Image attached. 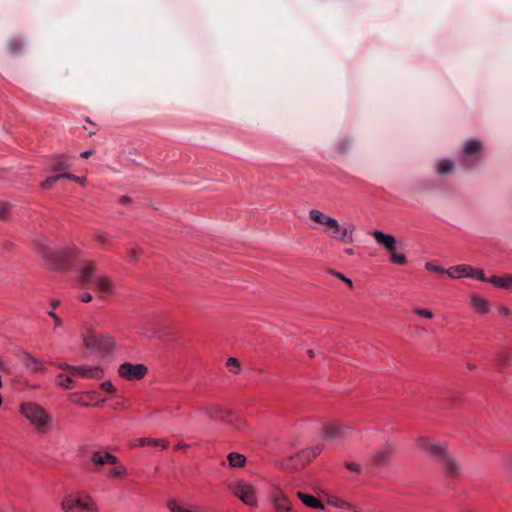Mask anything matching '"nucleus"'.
<instances>
[{
	"instance_id": "obj_1",
	"label": "nucleus",
	"mask_w": 512,
	"mask_h": 512,
	"mask_svg": "<svg viewBox=\"0 0 512 512\" xmlns=\"http://www.w3.org/2000/svg\"><path fill=\"white\" fill-rule=\"evenodd\" d=\"M446 275L451 279L470 278L480 282L495 286L497 288H507L512 286V275L492 276L487 278L483 270L472 267L467 264H459L447 269Z\"/></svg>"
},
{
	"instance_id": "obj_2",
	"label": "nucleus",
	"mask_w": 512,
	"mask_h": 512,
	"mask_svg": "<svg viewBox=\"0 0 512 512\" xmlns=\"http://www.w3.org/2000/svg\"><path fill=\"white\" fill-rule=\"evenodd\" d=\"M19 412L38 434H46L51 430L53 417L37 402H22L19 406Z\"/></svg>"
},
{
	"instance_id": "obj_3",
	"label": "nucleus",
	"mask_w": 512,
	"mask_h": 512,
	"mask_svg": "<svg viewBox=\"0 0 512 512\" xmlns=\"http://www.w3.org/2000/svg\"><path fill=\"white\" fill-rule=\"evenodd\" d=\"M38 252L48 267L53 270L63 271L70 267L72 259L79 255L80 250L76 246L54 250L46 243H40Z\"/></svg>"
},
{
	"instance_id": "obj_4",
	"label": "nucleus",
	"mask_w": 512,
	"mask_h": 512,
	"mask_svg": "<svg viewBox=\"0 0 512 512\" xmlns=\"http://www.w3.org/2000/svg\"><path fill=\"white\" fill-rule=\"evenodd\" d=\"M419 448L427 451L429 454L442 461L446 473L455 477L460 474V466L458 462L450 455L447 454L446 449L439 444L431 442L425 437H419L417 440Z\"/></svg>"
},
{
	"instance_id": "obj_5",
	"label": "nucleus",
	"mask_w": 512,
	"mask_h": 512,
	"mask_svg": "<svg viewBox=\"0 0 512 512\" xmlns=\"http://www.w3.org/2000/svg\"><path fill=\"white\" fill-rule=\"evenodd\" d=\"M78 278L84 285L93 288H113L114 283L103 273L99 272L94 262L86 261L78 267Z\"/></svg>"
},
{
	"instance_id": "obj_6",
	"label": "nucleus",
	"mask_w": 512,
	"mask_h": 512,
	"mask_svg": "<svg viewBox=\"0 0 512 512\" xmlns=\"http://www.w3.org/2000/svg\"><path fill=\"white\" fill-rule=\"evenodd\" d=\"M321 438L325 441H342L350 436L353 427L345 422L333 419L321 426Z\"/></svg>"
},
{
	"instance_id": "obj_7",
	"label": "nucleus",
	"mask_w": 512,
	"mask_h": 512,
	"mask_svg": "<svg viewBox=\"0 0 512 512\" xmlns=\"http://www.w3.org/2000/svg\"><path fill=\"white\" fill-rule=\"evenodd\" d=\"M321 452L322 447L320 445L313 446L307 450H302L294 455L287 456L285 462L282 463V466L294 470L300 469Z\"/></svg>"
},
{
	"instance_id": "obj_8",
	"label": "nucleus",
	"mask_w": 512,
	"mask_h": 512,
	"mask_svg": "<svg viewBox=\"0 0 512 512\" xmlns=\"http://www.w3.org/2000/svg\"><path fill=\"white\" fill-rule=\"evenodd\" d=\"M228 488L244 504L252 507L257 505L256 490L247 481L238 480L229 484Z\"/></svg>"
},
{
	"instance_id": "obj_9",
	"label": "nucleus",
	"mask_w": 512,
	"mask_h": 512,
	"mask_svg": "<svg viewBox=\"0 0 512 512\" xmlns=\"http://www.w3.org/2000/svg\"><path fill=\"white\" fill-rule=\"evenodd\" d=\"M61 508L64 512H95L96 505L89 496L83 498L69 495L61 502Z\"/></svg>"
},
{
	"instance_id": "obj_10",
	"label": "nucleus",
	"mask_w": 512,
	"mask_h": 512,
	"mask_svg": "<svg viewBox=\"0 0 512 512\" xmlns=\"http://www.w3.org/2000/svg\"><path fill=\"white\" fill-rule=\"evenodd\" d=\"M483 152V144L478 139H468L462 146V162L466 167L475 166Z\"/></svg>"
},
{
	"instance_id": "obj_11",
	"label": "nucleus",
	"mask_w": 512,
	"mask_h": 512,
	"mask_svg": "<svg viewBox=\"0 0 512 512\" xmlns=\"http://www.w3.org/2000/svg\"><path fill=\"white\" fill-rule=\"evenodd\" d=\"M270 502L274 512H298L289 497L279 486H274L270 492Z\"/></svg>"
},
{
	"instance_id": "obj_12",
	"label": "nucleus",
	"mask_w": 512,
	"mask_h": 512,
	"mask_svg": "<svg viewBox=\"0 0 512 512\" xmlns=\"http://www.w3.org/2000/svg\"><path fill=\"white\" fill-rule=\"evenodd\" d=\"M148 367L144 364L122 363L118 368L120 377L128 381H136L145 377Z\"/></svg>"
},
{
	"instance_id": "obj_13",
	"label": "nucleus",
	"mask_w": 512,
	"mask_h": 512,
	"mask_svg": "<svg viewBox=\"0 0 512 512\" xmlns=\"http://www.w3.org/2000/svg\"><path fill=\"white\" fill-rule=\"evenodd\" d=\"M68 370L72 375H78L87 379H100L103 376V370L98 366H71L65 364L61 366Z\"/></svg>"
},
{
	"instance_id": "obj_14",
	"label": "nucleus",
	"mask_w": 512,
	"mask_h": 512,
	"mask_svg": "<svg viewBox=\"0 0 512 512\" xmlns=\"http://www.w3.org/2000/svg\"><path fill=\"white\" fill-rule=\"evenodd\" d=\"M309 218L313 222L323 226V231L331 236L333 229L337 228V220L331 216L325 215L317 209L309 211Z\"/></svg>"
},
{
	"instance_id": "obj_15",
	"label": "nucleus",
	"mask_w": 512,
	"mask_h": 512,
	"mask_svg": "<svg viewBox=\"0 0 512 512\" xmlns=\"http://www.w3.org/2000/svg\"><path fill=\"white\" fill-rule=\"evenodd\" d=\"M205 414L212 420H220L222 422H228L231 416V411L219 406V405H208L202 408Z\"/></svg>"
},
{
	"instance_id": "obj_16",
	"label": "nucleus",
	"mask_w": 512,
	"mask_h": 512,
	"mask_svg": "<svg viewBox=\"0 0 512 512\" xmlns=\"http://www.w3.org/2000/svg\"><path fill=\"white\" fill-rule=\"evenodd\" d=\"M337 228L333 229L331 233V237L337 240H340L344 243L352 244L354 242L353 240V233L355 231V227L352 224H346L344 226H340L337 222Z\"/></svg>"
},
{
	"instance_id": "obj_17",
	"label": "nucleus",
	"mask_w": 512,
	"mask_h": 512,
	"mask_svg": "<svg viewBox=\"0 0 512 512\" xmlns=\"http://www.w3.org/2000/svg\"><path fill=\"white\" fill-rule=\"evenodd\" d=\"M372 235L376 243L384 247L388 252H393L396 250V239L393 235L385 234L378 230H375Z\"/></svg>"
},
{
	"instance_id": "obj_18",
	"label": "nucleus",
	"mask_w": 512,
	"mask_h": 512,
	"mask_svg": "<svg viewBox=\"0 0 512 512\" xmlns=\"http://www.w3.org/2000/svg\"><path fill=\"white\" fill-rule=\"evenodd\" d=\"M91 461L97 467H100V466H103L106 464L117 465V463H118V459L116 456H114L113 454H111L109 452H102V451L94 452L91 456Z\"/></svg>"
},
{
	"instance_id": "obj_19",
	"label": "nucleus",
	"mask_w": 512,
	"mask_h": 512,
	"mask_svg": "<svg viewBox=\"0 0 512 512\" xmlns=\"http://www.w3.org/2000/svg\"><path fill=\"white\" fill-rule=\"evenodd\" d=\"M81 338L84 346L93 352L99 338L95 329L92 326H85L81 332Z\"/></svg>"
},
{
	"instance_id": "obj_20",
	"label": "nucleus",
	"mask_w": 512,
	"mask_h": 512,
	"mask_svg": "<svg viewBox=\"0 0 512 512\" xmlns=\"http://www.w3.org/2000/svg\"><path fill=\"white\" fill-rule=\"evenodd\" d=\"M114 348V340L109 335L99 336L96 347L93 352L102 356L108 355Z\"/></svg>"
},
{
	"instance_id": "obj_21",
	"label": "nucleus",
	"mask_w": 512,
	"mask_h": 512,
	"mask_svg": "<svg viewBox=\"0 0 512 512\" xmlns=\"http://www.w3.org/2000/svg\"><path fill=\"white\" fill-rule=\"evenodd\" d=\"M129 445L131 448H135L137 446H153L160 449H166L169 445L168 441L165 440H159V439H153V438H137L134 440H131L129 442Z\"/></svg>"
},
{
	"instance_id": "obj_22",
	"label": "nucleus",
	"mask_w": 512,
	"mask_h": 512,
	"mask_svg": "<svg viewBox=\"0 0 512 512\" xmlns=\"http://www.w3.org/2000/svg\"><path fill=\"white\" fill-rule=\"evenodd\" d=\"M394 449L391 445H386L383 448L376 451L373 455V462L377 466L387 464L390 456L393 454Z\"/></svg>"
},
{
	"instance_id": "obj_23",
	"label": "nucleus",
	"mask_w": 512,
	"mask_h": 512,
	"mask_svg": "<svg viewBox=\"0 0 512 512\" xmlns=\"http://www.w3.org/2000/svg\"><path fill=\"white\" fill-rule=\"evenodd\" d=\"M297 496L301 500V502L309 508L320 510H323L325 508L324 504L319 499L312 495L298 491Z\"/></svg>"
},
{
	"instance_id": "obj_24",
	"label": "nucleus",
	"mask_w": 512,
	"mask_h": 512,
	"mask_svg": "<svg viewBox=\"0 0 512 512\" xmlns=\"http://www.w3.org/2000/svg\"><path fill=\"white\" fill-rule=\"evenodd\" d=\"M434 169L439 175H447L454 169V162L450 159L444 158L435 162Z\"/></svg>"
},
{
	"instance_id": "obj_25",
	"label": "nucleus",
	"mask_w": 512,
	"mask_h": 512,
	"mask_svg": "<svg viewBox=\"0 0 512 512\" xmlns=\"http://www.w3.org/2000/svg\"><path fill=\"white\" fill-rule=\"evenodd\" d=\"M97 291H98L97 296H92L91 293H89L87 290H82L77 297L79 300H81L84 303H88V302L92 301L93 299H95L98 304H101L104 301L106 294L109 290H97Z\"/></svg>"
},
{
	"instance_id": "obj_26",
	"label": "nucleus",
	"mask_w": 512,
	"mask_h": 512,
	"mask_svg": "<svg viewBox=\"0 0 512 512\" xmlns=\"http://www.w3.org/2000/svg\"><path fill=\"white\" fill-rule=\"evenodd\" d=\"M228 465L231 468H243L246 465V457L238 452H231L227 455Z\"/></svg>"
},
{
	"instance_id": "obj_27",
	"label": "nucleus",
	"mask_w": 512,
	"mask_h": 512,
	"mask_svg": "<svg viewBox=\"0 0 512 512\" xmlns=\"http://www.w3.org/2000/svg\"><path fill=\"white\" fill-rule=\"evenodd\" d=\"M471 306L479 314H486L490 310L488 301L479 296L471 298Z\"/></svg>"
},
{
	"instance_id": "obj_28",
	"label": "nucleus",
	"mask_w": 512,
	"mask_h": 512,
	"mask_svg": "<svg viewBox=\"0 0 512 512\" xmlns=\"http://www.w3.org/2000/svg\"><path fill=\"white\" fill-rule=\"evenodd\" d=\"M66 178V179H76V175L72 173H59L50 177H47L41 184L42 189H49L53 183L57 182L58 180Z\"/></svg>"
},
{
	"instance_id": "obj_29",
	"label": "nucleus",
	"mask_w": 512,
	"mask_h": 512,
	"mask_svg": "<svg viewBox=\"0 0 512 512\" xmlns=\"http://www.w3.org/2000/svg\"><path fill=\"white\" fill-rule=\"evenodd\" d=\"M50 170L59 173H67L66 170L69 168V164L61 157L56 156L52 159Z\"/></svg>"
},
{
	"instance_id": "obj_30",
	"label": "nucleus",
	"mask_w": 512,
	"mask_h": 512,
	"mask_svg": "<svg viewBox=\"0 0 512 512\" xmlns=\"http://www.w3.org/2000/svg\"><path fill=\"white\" fill-rule=\"evenodd\" d=\"M24 364L26 368L31 372H39L43 369L42 363L35 359L30 354H25Z\"/></svg>"
},
{
	"instance_id": "obj_31",
	"label": "nucleus",
	"mask_w": 512,
	"mask_h": 512,
	"mask_svg": "<svg viewBox=\"0 0 512 512\" xmlns=\"http://www.w3.org/2000/svg\"><path fill=\"white\" fill-rule=\"evenodd\" d=\"M110 236L103 232V231H96L95 232V240L96 242L98 243L99 247L101 249H107L108 248V244H109V241H110Z\"/></svg>"
},
{
	"instance_id": "obj_32",
	"label": "nucleus",
	"mask_w": 512,
	"mask_h": 512,
	"mask_svg": "<svg viewBox=\"0 0 512 512\" xmlns=\"http://www.w3.org/2000/svg\"><path fill=\"white\" fill-rule=\"evenodd\" d=\"M142 254H143L142 248H140L138 246H131L128 248L127 261H129L131 263H136Z\"/></svg>"
},
{
	"instance_id": "obj_33",
	"label": "nucleus",
	"mask_w": 512,
	"mask_h": 512,
	"mask_svg": "<svg viewBox=\"0 0 512 512\" xmlns=\"http://www.w3.org/2000/svg\"><path fill=\"white\" fill-rule=\"evenodd\" d=\"M328 503L330 505H332V506L337 507V508H349V509H352L354 512H360V509L358 507L352 506L348 502L343 501V500L338 499V498H330L328 500Z\"/></svg>"
},
{
	"instance_id": "obj_34",
	"label": "nucleus",
	"mask_w": 512,
	"mask_h": 512,
	"mask_svg": "<svg viewBox=\"0 0 512 512\" xmlns=\"http://www.w3.org/2000/svg\"><path fill=\"white\" fill-rule=\"evenodd\" d=\"M226 423L230 424L236 430H240V431L246 427V421L241 417L234 416L232 413H231V416L229 417V421Z\"/></svg>"
},
{
	"instance_id": "obj_35",
	"label": "nucleus",
	"mask_w": 512,
	"mask_h": 512,
	"mask_svg": "<svg viewBox=\"0 0 512 512\" xmlns=\"http://www.w3.org/2000/svg\"><path fill=\"white\" fill-rule=\"evenodd\" d=\"M7 47L10 54L17 55L22 51L23 45L18 39H11Z\"/></svg>"
},
{
	"instance_id": "obj_36",
	"label": "nucleus",
	"mask_w": 512,
	"mask_h": 512,
	"mask_svg": "<svg viewBox=\"0 0 512 512\" xmlns=\"http://www.w3.org/2000/svg\"><path fill=\"white\" fill-rule=\"evenodd\" d=\"M226 367L229 369L230 372L234 374H238L241 371V365L240 362L236 358H229L226 362Z\"/></svg>"
},
{
	"instance_id": "obj_37",
	"label": "nucleus",
	"mask_w": 512,
	"mask_h": 512,
	"mask_svg": "<svg viewBox=\"0 0 512 512\" xmlns=\"http://www.w3.org/2000/svg\"><path fill=\"white\" fill-rule=\"evenodd\" d=\"M512 355V350L510 352L501 351L496 355V361L501 366H506L509 364L510 356Z\"/></svg>"
},
{
	"instance_id": "obj_38",
	"label": "nucleus",
	"mask_w": 512,
	"mask_h": 512,
	"mask_svg": "<svg viewBox=\"0 0 512 512\" xmlns=\"http://www.w3.org/2000/svg\"><path fill=\"white\" fill-rule=\"evenodd\" d=\"M57 383L59 386L69 389L71 387L72 379L64 374H59L57 376Z\"/></svg>"
},
{
	"instance_id": "obj_39",
	"label": "nucleus",
	"mask_w": 512,
	"mask_h": 512,
	"mask_svg": "<svg viewBox=\"0 0 512 512\" xmlns=\"http://www.w3.org/2000/svg\"><path fill=\"white\" fill-rule=\"evenodd\" d=\"M389 254L392 263L397 265H404L406 263V257L403 254H398L395 251L389 252Z\"/></svg>"
},
{
	"instance_id": "obj_40",
	"label": "nucleus",
	"mask_w": 512,
	"mask_h": 512,
	"mask_svg": "<svg viewBox=\"0 0 512 512\" xmlns=\"http://www.w3.org/2000/svg\"><path fill=\"white\" fill-rule=\"evenodd\" d=\"M425 268L429 271H432V272H435L438 274H445V275H446V271H447V269H445L444 267L434 264L432 262H427L425 264Z\"/></svg>"
},
{
	"instance_id": "obj_41",
	"label": "nucleus",
	"mask_w": 512,
	"mask_h": 512,
	"mask_svg": "<svg viewBox=\"0 0 512 512\" xmlns=\"http://www.w3.org/2000/svg\"><path fill=\"white\" fill-rule=\"evenodd\" d=\"M124 474H126V468L124 466H116L114 467L113 469H111L109 471V475L111 477H121L123 476Z\"/></svg>"
},
{
	"instance_id": "obj_42",
	"label": "nucleus",
	"mask_w": 512,
	"mask_h": 512,
	"mask_svg": "<svg viewBox=\"0 0 512 512\" xmlns=\"http://www.w3.org/2000/svg\"><path fill=\"white\" fill-rule=\"evenodd\" d=\"M413 312L420 316V317H424V318H427V319H431L433 317V313L432 311L428 310V309H424V308H415L413 310Z\"/></svg>"
},
{
	"instance_id": "obj_43",
	"label": "nucleus",
	"mask_w": 512,
	"mask_h": 512,
	"mask_svg": "<svg viewBox=\"0 0 512 512\" xmlns=\"http://www.w3.org/2000/svg\"><path fill=\"white\" fill-rule=\"evenodd\" d=\"M10 211V205L5 201H0V219H5Z\"/></svg>"
},
{
	"instance_id": "obj_44",
	"label": "nucleus",
	"mask_w": 512,
	"mask_h": 512,
	"mask_svg": "<svg viewBox=\"0 0 512 512\" xmlns=\"http://www.w3.org/2000/svg\"><path fill=\"white\" fill-rule=\"evenodd\" d=\"M100 386H101V389H103L104 391H106L109 394H113L116 391L115 387L113 386V384L110 381H104L101 383Z\"/></svg>"
},
{
	"instance_id": "obj_45",
	"label": "nucleus",
	"mask_w": 512,
	"mask_h": 512,
	"mask_svg": "<svg viewBox=\"0 0 512 512\" xmlns=\"http://www.w3.org/2000/svg\"><path fill=\"white\" fill-rule=\"evenodd\" d=\"M142 334L148 335L149 337H158V332L156 329L148 326H144L141 330Z\"/></svg>"
},
{
	"instance_id": "obj_46",
	"label": "nucleus",
	"mask_w": 512,
	"mask_h": 512,
	"mask_svg": "<svg viewBox=\"0 0 512 512\" xmlns=\"http://www.w3.org/2000/svg\"><path fill=\"white\" fill-rule=\"evenodd\" d=\"M345 467L348 470H350L351 472H354V473H357V474L361 473V469H360L359 465L354 463V462H346L345 463Z\"/></svg>"
},
{
	"instance_id": "obj_47",
	"label": "nucleus",
	"mask_w": 512,
	"mask_h": 512,
	"mask_svg": "<svg viewBox=\"0 0 512 512\" xmlns=\"http://www.w3.org/2000/svg\"><path fill=\"white\" fill-rule=\"evenodd\" d=\"M503 468L512 473V456H506L503 459Z\"/></svg>"
},
{
	"instance_id": "obj_48",
	"label": "nucleus",
	"mask_w": 512,
	"mask_h": 512,
	"mask_svg": "<svg viewBox=\"0 0 512 512\" xmlns=\"http://www.w3.org/2000/svg\"><path fill=\"white\" fill-rule=\"evenodd\" d=\"M334 275H336L337 277H339L344 283H346L348 286H352L353 283H352V280L345 277L344 275L342 274H339V273H334Z\"/></svg>"
},
{
	"instance_id": "obj_49",
	"label": "nucleus",
	"mask_w": 512,
	"mask_h": 512,
	"mask_svg": "<svg viewBox=\"0 0 512 512\" xmlns=\"http://www.w3.org/2000/svg\"><path fill=\"white\" fill-rule=\"evenodd\" d=\"M130 202H131V198H130L129 196H125V195H124V196H121V197L119 198V203H120V204L126 205V204H128V203H130Z\"/></svg>"
},
{
	"instance_id": "obj_50",
	"label": "nucleus",
	"mask_w": 512,
	"mask_h": 512,
	"mask_svg": "<svg viewBox=\"0 0 512 512\" xmlns=\"http://www.w3.org/2000/svg\"><path fill=\"white\" fill-rule=\"evenodd\" d=\"M92 153H93L92 150H86V151L81 153V157L82 158H88L90 155H92Z\"/></svg>"
},
{
	"instance_id": "obj_51",
	"label": "nucleus",
	"mask_w": 512,
	"mask_h": 512,
	"mask_svg": "<svg viewBox=\"0 0 512 512\" xmlns=\"http://www.w3.org/2000/svg\"><path fill=\"white\" fill-rule=\"evenodd\" d=\"M73 181H76V182H79L80 184H83L85 182V178L84 177H78L76 176V179H72Z\"/></svg>"
},
{
	"instance_id": "obj_52",
	"label": "nucleus",
	"mask_w": 512,
	"mask_h": 512,
	"mask_svg": "<svg viewBox=\"0 0 512 512\" xmlns=\"http://www.w3.org/2000/svg\"><path fill=\"white\" fill-rule=\"evenodd\" d=\"M500 313L503 314V315H508L509 314V309L506 308V307H503L500 309Z\"/></svg>"
},
{
	"instance_id": "obj_53",
	"label": "nucleus",
	"mask_w": 512,
	"mask_h": 512,
	"mask_svg": "<svg viewBox=\"0 0 512 512\" xmlns=\"http://www.w3.org/2000/svg\"><path fill=\"white\" fill-rule=\"evenodd\" d=\"M59 304H60V302H59L58 300H53V301L51 302V305H52V307H53L54 309H55V308H57V307L59 306Z\"/></svg>"
},
{
	"instance_id": "obj_54",
	"label": "nucleus",
	"mask_w": 512,
	"mask_h": 512,
	"mask_svg": "<svg viewBox=\"0 0 512 512\" xmlns=\"http://www.w3.org/2000/svg\"><path fill=\"white\" fill-rule=\"evenodd\" d=\"M54 322H55V328L62 325V320L60 318H56V321H54Z\"/></svg>"
},
{
	"instance_id": "obj_55",
	"label": "nucleus",
	"mask_w": 512,
	"mask_h": 512,
	"mask_svg": "<svg viewBox=\"0 0 512 512\" xmlns=\"http://www.w3.org/2000/svg\"><path fill=\"white\" fill-rule=\"evenodd\" d=\"M187 447H188V445L183 444V443H179L175 448L176 449H182V448H187Z\"/></svg>"
},
{
	"instance_id": "obj_56",
	"label": "nucleus",
	"mask_w": 512,
	"mask_h": 512,
	"mask_svg": "<svg viewBox=\"0 0 512 512\" xmlns=\"http://www.w3.org/2000/svg\"><path fill=\"white\" fill-rule=\"evenodd\" d=\"M307 354H308V356H309L310 358L314 357V355H315V353H314V351H313L312 349H309V350L307 351Z\"/></svg>"
},
{
	"instance_id": "obj_57",
	"label": "nucleus",
	"mask_w": 512,
	"mask_h": 512,
	"mask_svg": "<svg viewBox=\"0 0 512 512\" xmlns=\"http://www.w3.org/2000/svg\"><path fill=\"white\" fill-rule=\"evenodd\" d=\"M0 370H1V371H3V372H5V371H6V367H5V365H4V363H3V362H1V361H0Z\"/></svg>"
},
{
	"instance_id": "obj_58",
	"label": "nucleus",
	"mask_w": 512,
	"mask_h": 512,
	"mask_svg": "<svg viewBox=\"0 0 512 512\" xmlns=\"http://www.w3.org/2000/svg\"><path fill=\"white\" fill-rule=\"evenodd\" d=\"M345 252H346L347 254H350V255H352V254H353V250H352V249H350V248L345 249Z\"/></svg>"
},
{
	"instance_id": "obj_59",
	"label": "nucleus",
	"mask_w": 512,
	"mask_h": 512,
	"mask_svg": "<svg viewBox=\"0 0 512 512\" xmlns=\"http://www.w3.org/2000/svg\"><path fill=\"white\" fill-rule=\"evenodd\" d=\"M48 314H49L50 317L55 315V313L53 311H50Z\"/></svg>"
},
{
	"instance_id": "obj_60",
	"label": "nucleus",
	"mask_w": 512,
	"mask_h": 512,
	"mask_svg": "<svg viewBox=\"0 0 512 512\" xmlns=\"http://www.w3.org/2000/svg\"><path fill=\"white\" fill-rule=\"evenodd\" d=\"M52 318L54 319V321H56V318H59L56 314L54 316H52Z\"/></svg>"
}]
</instances>
